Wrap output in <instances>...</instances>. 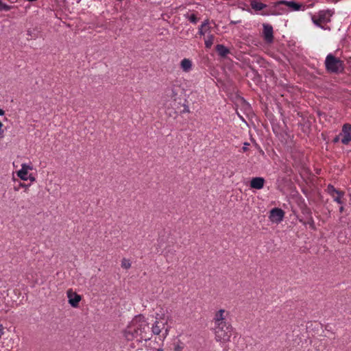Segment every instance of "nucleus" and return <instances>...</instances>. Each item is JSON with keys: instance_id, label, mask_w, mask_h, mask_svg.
I'll use <instances>...</instances> for the list:
<instances>
[{"instance_id": "f257e3e1", "label": "nucleus", "mask_w": 351, "mask_h": 351, "mask_svg": "<svg viewBox=\"0 0 351 351\" xmlns=\"http://www.w3.org/2000/svg\"><path fill=\"white\" fill-rule=\"evenodd\" d=\"M147 319L142 315L135 316L124 330V336L128 341L138 339L139 341L151 339Z\"/></svg>"}, {"instance_id": "f03ea898", "label": "nucleus", "mask_w": 351, "mask_h": 351, "mask_svg": "<svg viewBox=\"0 0 351 351\" xmlns=\"http://www.w3.org/2000/svg\"><path fill=\"white\" fill-rule=\"evenodd\" d=\"M169 319V316L163 308H160L159 312H156L155 321L151 327L152 334L153 335H160L162 333V341H164L169 334V329L167 326Z\"/></svg>"}, {"instance_id": "7ed1b4c3", "label": "nucleus", "mask_w": 351, "mask_h": 351, "mask_svg": "<svg viewBox=\"0 0 351 351\" xmlns=\"http://www.w3.org/2000/svg\"><path fill=\"white\" fill-rule=\"evenodd\" d=\"M233 331L234 328L231 324L213 326V328L215 340L216 342L219 343L223 351L229 350V347L227 343L230 341Z\"/></svg>"}, {"instance_id": "20e7f679", "label": "nucleus", "mask_w": 351, "mask_h": 351, "mask_svg": "<svg viewBox=\"0 0 351 351\" xmlns=\"http://www.w3.org/2000/svg\"><path fill=\"white\" fill-rule=\"evenodd\" d=\"M275 8L278 10L272 12V14H283L287 12H295L299 10H305L306 6L303 4L296 3L293 1H280L277 2Z\"/></svg>"}, {"instance_id": "39448f33", "label": "nucleus", "mask_w": 351, "mask_h": 351, "mask_svg": "<svg viewBox=\"0 0 351 351\" xmlns=\"http://www.w3.org/2000/svg\"><path fill=\"white\" fill-rule=\"evenodd\" d=\"M325 66L328 72L332 73H341L344 69L343 62L332 53L327 55L325 60Z\"/></svg>"}, {"instance_id": "423d86ee", "label": "nucleus", "mask_w": 351, "mask_h": 351, "mask_svg": "<svg viewBox=\"0 0 351 351\" xmlns=\"http://www.w3.org/2000/svg\"><path fill=\"white\" fill-rule=\"evenodd\" d=\"M332 14L333 12L331 10H320L311 16V20L315 25L323 28L322 25L329 23Z\"/></svg>"}, {"instance_id": "0eeeda50", "label": "nucleus", "mask_w": 351, "mask_h": 351, "mask_svg": "<svg viewBox=\"0 0 351 351\" xmlns=\"http://www.w3.org/2000/svg\"><path fill=\"white\" fill-rule=\"evenodd\" d=\"M33 169L32 163H22L21 168L16 172V175L23 181L30 180L32 182H34L36 181L35 177L32 174L29 173V171Z\"/></svg>"}, {"instance_id": "6e6552de", "label": "nucleus", "mask_w": 351, "mask_h": 351, "mask_svg": "<svg viewBox=\"0 0 351 351\" xmlns=\"http://www.w3.org/2000/svg\"><path fill=\"white\" fill-rule=\"evenodd\" d=\"M228 313L223 308H221L217 311L213 316V322L214 324V326H225L227 324H231L230 323L226 321V317Z\"/></svg>"}, {"instance_id": "1a4fd4ad", "label": "nucleus", "mask_w": 351, "mask_h": 351, "mask_svg": "<svg viewBox=\"0 0 351 351\" xmlns=\"http://www.w3.org/2000/svg\"><path fill=\"white\" fill-rule=\"evenodd\" d=\"M66 296L69 304L73 308H77L79 303L82 300V296L69 289L66 291Z\"/></svg>"}, {"instance_id": "9d476101", "label": "nucleus", "mask_w": 351, "mask_h": 351, "mask_svg": "<svg viewBox=\"0 0 351 351\" xmlns=\"http://www.w3.org/2000/svg\"><path fill=\"white\" fill-rule=\"evenodd\" d=\"M339 136L341 137V141L343 145H348L351 142V125L345 123L342 127Z\"/></svg>"}, {"instance_id": "9b49d317", "label": "nucleus", "mask_w": 351, "mask_h": 351, "mask_svg": "<svg viewBox=\"0 0 351 351\" xmlns=\"http://www.w3.org/2000/svg\"><path fill=\"white\" fill-rule=\"evenodd\" d=\"M263 36L265 41L268 44L272 43L274 41L273 27L269 24L264 23L263 25Z\"/></svg>"}, {"instance_id": "f8f14e48", "label": "nucleus", "mask_w": 351, "mask_h": 351, "mask_svg": "<svg viewBox=\"0 0 351 351\" xmlns=\"http://www.w3.org/2000/svg\"><path fill=\"white\" fill-rule=\"evenodd\" d=\"M284 211L280 208H273L270 211L269 218L272 222L280 223L283 220Z\"/></svg>"}, {"instance_id": "ddd939ff", "label": "nucleus", "mask_w": 351, "mask_h": 351, "mask_svg": "<svg viewBox=\"0 0 351 351\" xmlns=\"http://www.w3.org/2000/svg\"><path fill=\"white\" fill-rule=\"evenodd\" d=\"M211 27L208 19L204 20L199 27L198 33L200 36H205L206 34H210Z\"/></svg>"}, {"instance_id": "4468645a", "label": "nucleus", "mask_w": 351, "mask_h": 351, "mask_svg": "<svg viewBox=\"0 0 351 351\" xmlns=\"http://www.w3.org/2000/svg\"><path fill=\"white\" fill-rule=\"evenodd\" d=\"M265 183L264 178L261 177L254 178L251 180L250 186L252 189H261L263 188Z\"/></svg>"}, {"instance_id": "2eb2a0df", "label": "nucleus", "mask_w": 351, "mask_h": 351, "mask_svg": "<svg viewBox=\"0 0 351 351\" xmlns=\"http://www.w3.org/2000/svg\"><path fill=\"white\" fill-rule=\"evenodd\" d=\"M180 67L183 71L188 73L191 71L193 64L191 60L188 58H184L180 62Z\"/></svg>"}, {"instance_id": "dca6fc26", "label": "nucleus", "mask_w": 351, "mask_h": 351, "mask_svg": "<svg viewBox=\"0 0 351 351\" xmlns=\"http://www.w3.org/2000/svg\"><path fill=\"white\" fill-rule=\"evenodd\" d=\"M250 5L255 11H261L267 7V5L256 0H250Z\"/></svg>"}, {"instance_id": "f3484780", "label": "nucleus", "mask_w": 351, "mask_h": 351, "mask_svg": "<svg viewBox=\"0 0 351 351\" xmlns=\"http://www.w3.org/2000/svg\"><path fill=\"white\" fill-rule=\"evenodd\" d=\"M216 50L219 55H220L222 57H225L227 54L229 53L228 49L223 45H217L216 46Z\"/></svg>"}, {"instance_id": "a211bd4d", "label": "nucleus", "mask_w": 351, "mask_h": 351, "mask_svg": "<svg viewBox=\"0 0 351 351\" xmlns=\"http://www.w3.org/2000/svg\"><path fill=\"white\" fill-rule=\"evenodd\" d=\"M214 41V36L213 34H208L204 40L205 47L210 49Z\"/></svg>"}, {"instance_id": "6ab92c4d", "label": "nucleus", "mask_w": 351, "mask_h": 351, "mask_svg": "<svg viewBox=\"0 0 351 351\" xmlns=\"http://www.w3.org/2000/svg\"><path fill=\"white\" fill-rule=\"evenodd\" d=\"M344 195V193L339 191L337 193L334 195L333 200L338 203L339 204H342L343 202L341 200L342 197Z\"/></svg>"}, {"instance_id": "aec40b11", "label": "nucleus", "mask_w": 351, "mask_h": 351, "mask_svg": "<svg viewBox=\"0 0 351 351\" xmlns=\"http://www.w3.org/2000/svg\"><path fill=\"white\" fill-rule=\"evenodd\" d=\"M132 263L131 261L125 258H123L121 260V267L125 269H128L131 267Z\"/></svg>"}, {"instance_id": "412c9836", "label": "nucleus", "mask_w": 351, "mask_h": 351, "mask_svg": "<svg viewBox=\"0 0 351 351\" xmlns=\"http://www.w3.org/2000/svg\"><path fill=\"white\" fill-rule=\"evenodd\" d=\"M328 193L332 196L334 197V195L339 192V191L337 190L332 185L329 184L327 187Z\"/></svg>"}, {"instance_id": "4be33fe9", "label": "nucleus", "mask_w": 351, "mask_h": 351, "mask_svg": "<svg viewBox=\"0 0 351 351\" xmlns=\"http://www.w3.org/2000/svg\"><path fill=\"white\" fill-rule=\"evenodd\" d=\"M12 8L11 5L4 3L2 0H0V11H9Z\"/></svg>"}, {"instance_id": "5701e85b", "label": "nucleus", "mask_w": 351, "mask_h": 351, "mask_svg": "<svg viewBox=\"0 0 351 351\" xmlns=\"http://www.w3.org/2000/svg\"><path fill=\"white\" fill-rule=\"evenodd\" d=\"M186 17L191 23L193 24H196L198 21V19L194 14L186 15Z\"/></svg>"}, {"instance_id": "b1692460", "label": "nucleus", "mask_w": 351, "mask_h": 351, "mask_svg": "<svg viewBox=\"0 0 351 351\" xmlns=\"http://www.w3.org/2000/svg\"><path fill=\"white\" fill-rule=\"evenodd\" d=\"M183 348H184V346L182 343H178L175 346L174 350L175 351H182Z\"/></svg>"}, {"instance_id": "393cba45", "label": "nucleus", "mask_w": 351, "mask_h": 351, "mask_svg": "<svg viewBox=\"0 0 351 351\" xmlns=\"http://www.w3.org/2000/svg\"><path fill=\"white\" fill-rule=\"evenodd\" d=\"M250 145V144L248 143H245L243 144V147L242 148L243 151V152H246L248 149V146Z\"/></svg>"}, {"instance_id": "a878e982", "label": "nucleus", "mask_w": 351, "mask_h": 351, "mask_svg": "<svg viewBox=\"0 0 351 351\" xmlns=\"http://www.w3.org/2000/svg\"><path fill=\"white\" fill-rule=\"evenodd\" d=\"M3 326L2 324H0V337L3 335Z\"/></svg>"}, {"instance_id": "bb28decb", "label": "nucleus", "mask_w": 351, "mask_h": 351, "mask_svg": "<svg viewBox=\"0 0 351 351\" xmlns=\"http://www.w3.org/2000/svg\"><path fill=\"white\" fill-rule=\"evenodd\" d=\"M340 136H339H339H336V137L334 138V142H335V143L338 142V141H339V137H340Z\"/></svg>"}, {"instance_id": "cd10ccee", "label": "nucleus", "mask_w": 351, "mask_h": 351, "mask_svg": "<svg viewBox=\"0 0 351 351\" xmlns=\"http://www.w3.org/2000/svg\"><path fill=\"white\" fill-rule=\"evenodd\" d=\"M20 186H21V187H25V188H26V189H27V188H28V185H27V184H23V183H21V184H20Z\"/></svg>"}, {"instance_id": "c85d7f7f", "label": "nucleus", "mask_w": 351, "mask_h": 351, "mask_svg": "<svg viewBox=\"0 0 351 351\" xmlns=\"http://www.w3.org/2000/svg\"><path fill=\"white\" fill-rule=\"evenodd\" d=\"M5 114V111L0 108V116H3Z\"/></svg>"}, {"instance_id": "c756f323", "label": "nucleus", "mask_w": 351, "mask_h": 351, "mask_svg": "<svg viewBox=\"0 0 351 351\" xmlns=\"http://www.w3.org/2000/svg\"><path fill=\"white\" fill-rule=\"evenodd\" d=\"M156 351H164V350H163V348H158V349L156 350Z\"/></svg>"}, {"instance_id": "7c9ffc66", "label": "nucleus", "mask_w": 351, "mask_h": 351, "mask_svg": "<svg viewBox=\"0 0 351 351\" xmlns=\"http://www.w3.org/2000/svg\"><path fill=\"white\" fill-rule=\"evenodd\" d=\"M2 127H3V123H2V122L0 121V130H1Z\"/></svg>"}, {"instance_id": "2f4dec72", "label": "nucleus", "mask_w": 351, "mask_h": 351, "mask_svg": "<svg viewBox=\"0 0 351 351\" xmlns=\"http://www.w3.org/2000/svg\"><path fill=\"white\" fill-rule=\"evenodd\" d=\"M339 210H340V212H341H341H343V206H341V207H340V208H339Z\"/></svg>"}]
</instances>
